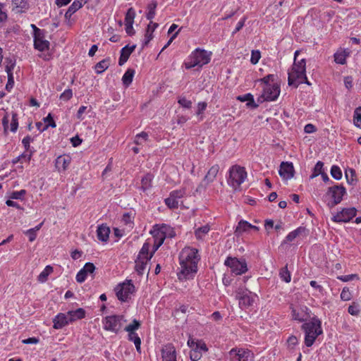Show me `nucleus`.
Instances as JSON below:
<instances>
[{
    "instance_id": "nucleus-1",
    "label": "nucleus",
    "mask_w": 361,
    "mask_h": 361,
    "mask_svg": "<svg viewBox=\"0 0 361 361\" xmlns=\"http://www.w3.org/2000/svg\"><path fill=\"white\" fill-rule=\"evenodd\" d=\"M200 259L196 248L187 247L182 250L179 255L180 271L178 273L179 280L192 279L197 272V264Z\"/></svg>"
},
{
    "instance_id": "nucleus-2",
    "label": "nucleus",
    "mask_w": 361,
    "mask_h": 361,
    "mask_svg": "<svg viewBox=\"0 0 361 361\" xmlns=\"http://www.w3.org/2000/svg\"><path fill=\"white\" fill-rule=\"evenodd\" d=\"M288 85L298 87L300 84H310L306 76V63L305 59L294 61L288 72Z\"/></svg>"
},
{
    "instance_id": "nucleus-3",
    "label": "nucleus",
    "mask_w": 361,
    "mask_h": 361,
    "mask_svg": "<svg viewBox=\"0 0 361 361\" xmlns=\"http://www.w3.org/2000/svg\"><path fill=\"white\" fill-rule=\"evenodd\" d=\"M212 52L205 49L197 48L188 56L184 64L186 69L195 67L202 68L209 63L212 58Z\"/></svg>"
},
{
    "instance_id": "nucleus-4",
    "label": "nucleus",
    "mask_w": 361,
    "mask_h": 361,
    "mask_svg": "<svg viewBox=\"0 0 361 361\" xmlns=\"http://www.w3.org/2000/svg\"><path fill=\"white\" fill-rule=\"evenodd\" d=\"M302 329L305 331V344L307 347H311L317 338L323 333L321 321L313 317L310 322L302 324Z\"/></svg>"
},
{
    "instance_id": "nucleus-5",
    "label": "nucleus",
    "mask_w": 361,
    "mask_h": 361,
    "mask_svg": "<svg viewBox=\"0 0 361 361\" xmlns=\"http://www.w3.org/2000/svg\"><path fill=\"white\" fill-rule=\"evenodd\" d=\"M154 238L153 252H155L167 238H172L176 235L173 227L167 224H157L150 232Z\"/></svg>"
},
{
    "instance_id": "nucleus-6",
    "label": "nucleus",
    "mask_w": 361,
    "mask_h": 361,
    "mask_svg": "<svg viewBox=\"0 0 361 361\" xmlns=\"http://www.w3.org/2000/svg\"><path fill=\"white\" fill-rule=\"evenodd\" d=\"M229 176L227 182L229 186L237 190L245 182L247 174L245 169L239 165L232 166L228 171Z\"/></svg>"
},
{
    "instance_id": "nucleus-7",
    "label": "nucleus",
    "mask_w": 361,
    "mask_h": 361,
    "mask_svg": "<svg viewBox=\"0 0 361 361\" xmlns=\"http://www.w3.org/2000/svg\"><path fill=\"white\" fill-rule=\"evenodd\" d=\"M126 322V319L122 314L106 316L104 317L102 321L103 329L104 330L115 334H117L121 331Z\"/></svg>"
},
{
    "instance_id": "nucleus-8",
    "label": "nucleus",
    "mask_w": 361,
    "mask_h": 361,
    "mask_svg": "<svg viewBox=\"0 0 361 361\" xmlns=\"http://www.w3.org/2000/svg\"><path fill=\"white\" fill-rule=\"evenodd\" d=\"M150 243L147 241L145 242L140 251L138 253L137 257L135 260V270L139 274H142L146 269L148 262L152 257L154 252H149Z\"/></svg>"
},
{
    "instance_id": "nucleus-9",
    "label": "nucleus",
    "mask_w": 361,
    "mask_h": 361,
    "mask_svg": "<svg viewBox=\"0 0 361 361\" xmlns=\"http://www.w3.org/2000/svg\"><path fill=\"white\" fill-rule=\"evenodd\" d=\"M135 292V288L131 280H126L115 288V293L118 299L121 302H128L131 299Z\"/></svg>"
},
{
    "instance_id": "nucleus-10",
    "label": "nucleus",
    "mask_w": 361,
    "mask_h": 361,
    "mask_svg": "<svg viewBox=\"0 0 361 361\" xmlns=\"http://www.w3.org/2000/svg\"><path fill=\"white\" fill-rule=\"evenodd\" d=\"M224 265L227 267L235 275H242L248 270L247 264L245 259L228 257L224 261Z\"/></svg>"
},
{
    "instance_id": "nucleus-11",
    "label": "nucleus",
    "mask_w": 361,
    "mask_h": 361,
    "mask_svg": "<svg viewBox=\"0 0 361 361\" xmlns=\"http://www.w3.org/2000/svg\"><path fill=\"white\" fill-rule=\"evenodd\" d=\"M236 298L238 300L240 307L246 309L254 304L257 295L248 290L240 288L236 292Z\"/></svg>"
},
{
    "instance_id": "nucleus-12",
    "label": "nucleus",
    "mask_w": 361,
    "mask_h": 361,
    "mask_svg": "<svg viewBox=\"0 0 361 361\" xmlns=\"http://www.w3.org/2000/svg\"><path fill=\"white\" fill-rule=\"evenodd\" d=\"M356 213L355 207L343 208L333 215L331 220L336 223L348 222L355 216Z\"/></svg>"
},
{
    "instance_id": "nucleus-13",
    "label": "nucleus",
    "mask_w": 361,
    "mask_h": 361,
    "mask_svg": "<svg viewBox=\"0 0 361 361\" xmlns=\"http://www.w3.org/2000/svg\"><path fill=\"white\" fill-rule=\"evenodd\" d=\"M229 354L232 356V361H251L254 357L253 353L245 348H232Z\"/></svg>"
},
{
    "instance_id": "nucleus-14",
    "label": "nucleus",
    "mask_w": 361,
    "mask_h": 361,
    "mask_svg": "<svg viewBox=\"0 0 361 361\" xmlns=\"http://www.w3.org/2000/svg\"><path fill=\"white\" fill-rule=\"evenodd\" d=\"M280 94V87L276 82H273L271 85L263 87V92L262 97L266 101L276 100Z\"/></svg>"
},
{
    "instance_id": "nucleus-15",
    "label": "nucleus",
    "mask_w": 361,
    "mask_h": 361,
    "mask_svg": "<svg viewBox=\"0 0 361 361\" xmlns=\"http://www.w3.org/2000/svg\"><path fill=\"white\" fill-rule=\"evenodd\" d=\"M345 194L346 190L342 185L330 187L327 191V195L333 200L332 206L339 204Z\"/></svg>"
},
{
    "instance_id": "nucleus-16",
    "label": "nucleus",
    "mask_w": 361,
    "mask_h": 361,
    "mask_svg": "<svg viewBox=\"0 0 361 361\" xmlns=\"http://www.w3.org/2000/svg\"><path fill=\"white\" fill-rule=\"evenodd\" d=\"M185 195V190L184 188L173 190L170 192L169 197L165 199V204L170 209L177 208L178 206L179 200L181 199Z\"/></svg>"
},
{
    "instance_id": "nucleus-17",
    "label": "nucleus",
    "mask_w": 361,
    "mask_h": 361,
    "mask_svg": "<svg viewBox=\"0 0 361 361\" xmlns=\"http://www.w3.org/2000/svg\"><path fill=\"white\" fill-rule=\"evenodd\" d=\"M292 317L294 320L302 322L307 320L310 317V310L305 305L293 307L292 309Z\"/></svg>"
},
{
    "instance_id": "nucleus-18",
    "label": "nucleus",
    "mask_w": 361,
    "mask_h": 361,
    "mask_svg": "<svg viewBox=\"0 0 361 361\" xmlns=\"http://www.w3.org/2000/svg\"><path fill=\"white\" fill-rule=\"evenodd\" d=\"M161 360V361H177V352L172 344H166L162 347Z\"/></svg>"
},
{
    "instance_id": "nucleus-19",
    "label": "nucleus",
    "mask_w": 361,
    "mask_h": 361,
    "mask_svg": "<svg viewBox=\"0 0 361 361\" xmlns=\"http://www.w3.org/2000/svg\"><path fill=\"white\" fill-rule=\"evenodd\" d=\"M33 38L35 49L43 51L49 49V42L45 39L44 31H38V34L33 35Z\"/></svg>"
},
{
    "instance_id": "nucleus-20",
    "label": "nucleus",
    "mask_w": 361,
    "mask_h": 361,
    "mask_svg": "<svg viewBox=\"0 0 361 361\" xmlns=\"http://www.w3.org/2000/svg\"><path fill=\"white\" fill-rule=\"evenodd\" d=\"M95 266L91 262H87L84 267L77 273L75 279L78 283H83L88 275L93 274Z\"/></svg>"
},
{
    "instance_id": "nucleus-21",
    "label": "nucleus",
    "mask_w": 361,
    "mask_h": 361,
    "mask_svg": "<svg viewBox=\"0 0 361 361\" xmlns=\"http://www.w3.org/2000/svg\"><path fill=\"white\" fill-rule=\"evenodd\" d=\"M294 167L291 162H282L280 165L279 173L282 179L288 180L294 176Z\"/></svg>"
},
{
    "instance_id": "nucleus-22",
    "label": "nucleus",
    "mask_w": 361,
    "mask_h": 361,
    "mask_svg": "<svg viewBox=\"0 0 361 361\" xmlns=\"http://www.w3.org/2000/svg\"><path fill=\"white\" fill-rule=\"evenodd\" d=\"M187 344L190 350H195V352H198L202 354L207 352L208 350V348L207 347L205 342L201 339L190 337L188 340Z\"/></svg>"
},
{
    "instance_id": "nucleus-23",
    "label": "nucleus",
    "mask_w": 361,
    "mask_h": 361,
    "mask_svg": "<svg viewBox=\"0 0 361 361\" xmlns=\"http://www.w3.org/2000/svg\"><path fill=\"white\" fill-rule=\"evenodd\" d=\"M71 162V158L69 155H61L58 157L55 161V166L59 172L65 171Z\"/></svg>"
},
{
    "instance_id": "nucleus-24",
    "label": "nucleus",
    "mask_w": 361,
    "mask_h": 361,
    "mask_svg": "<svg viewBox=\"0 0 361 361\" xmlns=\"http://www.w3.org/2000/svg\"><path fill=\"white\" fill-rule=\"evenodd\" d=\"M53 328L55 329H61L65 326L70 324L67 313H59L53 319Z\"/></svg>"
},
{
    "instance_id": "nucleus-25",
    "label": "nucleus",
    "mask_w": 361,
    "mask_h": 361,
    "mask_svg": "<svg viewBox=\"0 0 361 361\" xmlns=\"http://www.w3.org/2000/svg\"><path fill=\"white\" fill-rule=\"evenodd\" d=\"M159 24L157 23H154L153 21H150L147 25L145 37L143 39V46H146L148 43L153 39L154 35L153 33L154 30L158 27Z\"/></svg>"
},
{
    "instance_id": "nucleus-26",
    "label": "nucleus",
    "mask_w": 361,
    "mask_h": 361,
    "mask_svg": "<svg viewBox=\"0 0 361 361\" xmlns=\"http://www.w3.org/2000/svg\"><path fill=\"white\" fill-rule=\"evenodd\" d=\"M110 228L105 224L98 226L97 229V236L99 240L107 242L109 238Z\"/></svg>"
},
{
    "instance_id": "nucleus-27",
    "label": "nucleus",
    "mask_w": 361,
    "mask_h": 361,
    "mask_svg": "<svg viewBox=\"0 0 361 361\" xmlns=\"http://www.w3.org/2000/svg\"><path fill=\"white\" fill-rule=\"evenodd\" d=\"M135 48V45L129 46L126 45V47H123L121 50V56L118 60V64L120 66H123L128 59L129 56L132 54V52L134 51Z\"/></svg>"
},
{
    "instance_id": "nucleus-28",
    "label": "nucleus",
    "mask_w": 361,
    "mask_h": 361,
    "mask_svg": "<svg viewBox=\"0 0 361 361\" xmlns=\"http://www.w3.org/2000/svg\"><path fill=\"white\" fill-rule=\"evenodd\" d=\"M70 323L82 319L85 317V311L82 308H78L75 310H70L67 312Z\"/></svg>"
},
{
    "instance_id": "nucleus-29",
    "label": "nucleus",
    "mask_w": 361,
    "mask_h": 361,
    "mask_svg": "<svg viewBox=\"0 0 361 361\" xmlns=\"http://www.w3.org/2000/svg\"><path fill=\"white\" fill-rule=\"evenodd\" d=\"M250 231V224L245 220H240L238 221V225L235 228V234L238 236L243 235L245 233H249Z\"/></svg>"
},
{
    "instance_id": "nucleus-30",
    "label": "nucleus",
    "mask_w": 361,
    "mask_h": 361,
    "mask_svg": "<svg viewBox=\"0 0 361 361\" xmlns=\"http://www.w3.org/2000/svg\"><path fill=\"white\" fill-rule=\"evenodd\" d=\"M219 171V166L218 164L213 165L207 171L203 181L207 184L212 183L215 180Z\"/></svg>"
},
{
    "instance_id": "nucleus-31",
    "label": "nucleus",
    "mask_w": 361,
    "mask_h": 361,
    "mask_svg": "<svg viewBox=\"0 0 361 361\" xmlns=\"http://www.w3.org/2000/svg\"><path fill=\"white\" fill-rule=\"evenodd\" d=\"M306 233V228L302 226H300L295 229L294 231L290 232L286 237L284 240L285 243H289L293 241L297 237L302 235V234Z\"/></svg>"
},
{
    "instance_id": "nucleus-32",
    "label": "nucleus",
    "mask_w": 361,
    "mask_h": 361,
    "mask_svg": "<svg viewBox=\"0 0 361 361\" xmlns=\"http://www.w3.org/2000/svg\"><path fill=\"white\" fill-rule=\"evenodd\" d=\"M348 55L349 52L346 49L338 50L334 54V61L338 64L343 65L346 63V58Z\"/></svg>"
},
{
    "instance_id": "nucleus-33",
    "label": "nucleus",
    "mask_w": 361,
    "mask_h": 361,
    "mask_svg": "<svg viewBox=\"0 0 361 361\" xmlns=\"http://www.w3.org/2000/svg\"><path fill=\"white\" fill-rule=\"evenodd\" d=\"M153 180V176L150 173L146 174L142 179H141V186L140 189L145 192L149 189L152 188V182Z\"/></svg>"
},
{
    "instance_id": "nucleus-34",
    "label": "nucleus",
    "mask_w": 361,
    "mask_h": 361,
    "mask_svg": "<svg viewBox=\"0 0 361 361\" xmlns=\"http://www.w3.org/2000/svg\"><path fill=\"white\" fill-rule=\"evenodd\" d=\"M209 231L210 226L208 224L199 227L195 231V237L198 240H203Z\"/></svg>"
},
{
    "instance_id": "nucleus-35",
    "label": "nucleus",
    "mask_w": 361,
    "mask_h": 361,
    "mask_svg": "<svg viewBox=\"0 0 361 361\" xmlns=\"http://www.w3.org/2000/svg\"><path fill=\"white\" fill-rule=\"evenodd\" d=\"M128 338L129 341L134 343L136 350L140 353L141 349V339L136 332H128Z\"/></svg>"
},
{
    "instance_id": "nucleus-36",
    "label": "nucleus",
    "mask_w": 361,
    "mask_h": 361,
    "mask_svg": "<svg viewBox=\"0 0 361 361\" xmlns=\"http://www.w3.org/2000/svg\"><path fill=\"white\" fill-rule=\"evenodd\" d=\"M135 75V71L133 69H128L122 77L123 84L128 87L133 82V79Z\"/></svg>"
},
{
    "instance_id": "nucleus-37",
    "label": "nucleus",
    "mask_w": 361,
    "mask_h": 361,
    "mask_svg": "<svg viewBox=\"0 0 361 361\" xmlns=\"http://www.w3.org/2000/svg\"><path fill=\"white\" fill-rule=\"evenodd\" d=\"M89 0H74L72 4L69 6L67 11L69 13H75L80 8L82 7V6L86 4Z\"/></svg>"
},
{
    "instance_id": "nucleus-38",
    "label": "nucleus",
    "mask_w": 361,
    "mask_h": 361,
    "mask_svg": "<svg viewBox=\"0 0 361 361\" xmlns=\"http://www.w3.org/2000/svg\"><path fill=\"white\" fill-rule=\"evenodd\" d=\"M12 5L17 12H23L27 8V3L25 0H12Z\"/></svg>"
},
{
    "instance_id": "nucleus-39",
    "label": "nucleus",
    "mask_w": 361,
    "mask_h": 361,
    "mask_svg": "<svg viewBox=\"0 0 361 361\" xmlns=\"http://www.w3.org/2000/svg\"><path fill=\"white\" fill-rule=\"evenodd\" d=\"M157 4L155 1H152L149 3L147 6V11L146 13V18L151 20L154 18L156 15V8H157Z\"/></svg>"
},
{
    "instance_id": "nucleus-40",
    "label": "nucleus",
    "mask_w": 361,
    "mask_h": 361,
    "mask_svg": "<svg viewBox=\"0 0 361 361\" xmlns=\"http://www.w3.org/2000/svg\"><path fill=\"white\" fill-rule=\"evenodd\" d=\"M53 271V268L47 265L44 270L38 276V281L41 283H44L47 280L48 276Z\"/></svg>"
},
{
    "instance_id": "nucleus-41",
    "label": "nucleus",
    "mask_w": 361,
    "mask_h": 361,
    "mask_svg": "<svg viewBox=\"0 0 361 361\" xmlns=\"http://www.w3.org/2000/svg\"><path fill=\"white\" fill-rule=\"evenodd\" d=\"M9 123L10 124L8 130L12 133H16L18 128V116L16 113H12Z\"/></svg>"
},
{
    "instance_id": "nucleus-42",
    "label": "nucleus",
    "mask_w": 361,
    "mask_h": 361,
    "mask_svg": "<svg viewBox=\"0 0 361 361\" xmlns=\"http://www.w3.org/2000/svg\"><path fill=\"white\" fill-rule=\"evenodd\" d=\"M135 15H136L135 11L133 8H128L126 13L124 23L125 24H133L134 20L135 18Z\"/></svg>"
},
{
    "instance_id": "nucleus-43",
    "label": "nucleus",
    "mask_w": 361,
    "mask_h": 361,
    "mask_svg": "<svg viewBox=\"0 0 361 361\" xmlns=\"http://www.w3.org/2000/svg\"><path fill=\"white\" fill-rule=\"evenodd\" d=\"M279 276L281 279L286 283H289L291 280V274L290 271L288 270L287 266L281 269L279 271Z\"/></svg>"
},
{
    "instance_id": "nucleus-44",
    "label": "nucleus",
    "mask_w": 361,
    "mask_h": 361,
    "mask_svg": "<svg viewBox=\"0 0 361 361\" xmlns=\"http://www.w3.org/2000/svg\"><path fill=\"white\" fill-rule=\"evenodd\" d=\"M109 66V60L104 59L96 64L95 71L97 73H102L108 68Z\"/></svg>"
},
{
    "instance_id": "nucleus-45",
    "label": "nucleus",
    "mask_w": 361,
    "mask_h": 361,
    "mask_svg": "<svg viewBox=\"0 0 361 361\" xmlns=\"http://www.w3.org/2000/svg\"><path fill=\"white\" fill-rule=\"evenodd\" d=\"M353 122L356 127L361 128V106L355 109L353 115Z\"/></svg>"
},
{
    "instance_id": "nucleus-46",
    "label": "nucleus",
    "mask_w": 361,
    "mask_h": 361,
    "mask_svg": "<svg viewBox=\"0 0 361 361\" xmlns=\"http://www.w3.org/2000/svg\"><path fill=\"white\" fill-rule=\"evenodd\" d=\"M140 327V322L137 319H133V322L126 326L124 330L127 332H135Z\"/></svg>"
},
{
    "instance_id": "nucleus-47",
    "label": "nucleus",
    "mask_w": 361,
    "mask_h": 361,
    "mask_svg": "<svg viewBox=\"0 0 361 361\" xmlns=\"http://www.w3.org/2000/svg\"><path fill=\"white\" fill-rule=\"evenodd\" d=\"M133 216L131 213H125L122 217V221L124 224L131 228L133 225Z\"/></svg>"
},
{
    "instance_id": "nucleus-48",
    "label": "nucleus",
    "mask_w": 361,
    "mask_h": 361,
    "mask_svg": "<svg viewBox=\"0 0 361 361\" xmlns=\"http://www.w3.org/2000/svg\"><path fill=\"white\" fill-rule=\"evenodd\" d=\"M11 118V115H10L8 113H6V114L2 118V125L4 127V131L5 134L8 133Z\"/></svg>"
},
{
    "instance_id": "nucleus-49",
    "label": "nucleus",
    "mask_w": 361,
    "mask_h": 361,
    "mask_svg": "<svg viewBox=\"0 0 361 361\" xmlns=\"http://www.w3.org/2000/svg\"><path fill=\"white\" fill-rule=\"evenodd\" d=\"M331 175L336 180H340L342 178L341 169L337 166H333L331 169Z\"/></svg>"
},
{
    "instance_id": "nucleus-50",
    "label": "nucleus",
    "mask_w": 361,
    "mask_h": 361,
    "mask_svg": "<svg viewBox=\"0 0 361 361\" xmlns=\"http://www.w3.org/2000/svg\"><path fill=\"white\" fill-rule=\"evenodd\" d=\"M44 126L49 127L56 128V125L51 114H49L45 118H43Z\"/></svg>"
},
{
    "instance_id": "nucleus-51",
    "label": "nucleus",
    "mask_w": 361,
    "mask_h": 361,
    "mask_svg": "<svg viewBox=\"0 0 361 361\" xmlns=\"http://www.w3.org/2000/svg\"><path fill=\"white\" fill-rule=\"evenodd\" d=\"M148 138V135L145 132H142L140 134H137L135 139V142L136 145H142L143 142L147 141Z\"/></svg>"
},
{
    "instance_id": "nucleus-52",
    "label": "nucleus",
    "mask_w": 361,
    "mask_h": 361,
    "mask_svg": "<svg viewBox=\"0 0 361 361\" xmlns=\"http://www.w3.org/2000/svg\"><path fill=\"white\" fill-rule=\"evenodd\" d=\"M73 97V91L71 89H66L60 95V99L64 102L70 100Z\"/></svg>"
},
{
    "instance_id": "nucleus-53",
    "label": "nucleus",
    "mask_w": 361,
    "mask_h": 361,
    "mask_svg": "<svg viewBox=\"0 0 361 361\" xmlns=\"http://www.w3.org/2000/svg\"><path fill=\"white\" fill-rule=\"evenodd\" d=\"M261 58V53L259 50H252L251 52L250 62L257 64Z\"/></svg>"
},
{
    "instance_id": "nucleus-54",
    "label": "nucleus",
    "mask_w": 361,
    "mask_h": 361,
    "mask_svg": "<svg viewBox=\"0 0 361 361\" xmlns=\"http://www.w3.org/2000/svg\"><path fill=\"white\" fill-rule=\"evenodd\" d=\"M355 176V171L352 169H350L348 171H345V178L347 179V182L350 184L353 185L355 179L354 178Z\"/></svg>"
},
{
    "instance_id": "nucleus-55",
    "label": "nucleus",
    "mask_w": 361,
    "mask_h": 361,
    "mask_svg": "<svg viewBox=\"0 0 361 361\" xmlns=\"http://www.w3.org/2000/svg\"><path fill=\"white\" fill-rule=\"evenodd\" d=\"M26 192L25 190H20L19 191H14L13 192L11 195L10 198L12 200H22L25 195Z\"/></svg>"
},
{
    "instance_id": "nucleus-56",
    "label": "nucleus",
    "mask_w": 361,
    "mask_h": 361,
    "mask_svg": "<svg viewBox=\"0 0 361 361\" xmlns=\"http://www.w3.org/2000/svg\"><path fill=\"white\" fill-rule=\"evenodd\" d=\"M275 75L272 74H269L262 79L260 80V82L264 83V86L271 85L273 82H274Z\"/></svg>"
},
{
    "instance_id": "nucleus-57",
    "label": "nucleus",
    "mask_w": 361,
    "mask_h": 361,
    "mask_svg": "<svg viewBox=\"0 0 361 361\" xmlns=\"http://www.w3.org/2000/svg\"><path fill=\"white\" fill-rule=\"evenodd\" d=\"M341 299L343 301H348L351 299V293L346 287L343 288L341 293Z\"/></svg>"
},
{
    "instance_id": "nucleus-58",
    "label": "nucleus",
    "mask_w": 361,
    "mask_h": 361,
    "mask_svg": "<svg viewBox=\"0 0 361 361\" xmlns=\"http://www.w3.org/2000/svg\"><path fill=\"white\" fill-rule=\"evenodd\" d=\"M73 14V13H69V11H67L64 15L65 23L68 27H71L75 23V20L72 18Z\"/></svg>"
},
{
    "instance_id": "nucleus-59",
    "label": "nucleus",
    "mask_w": 361,
    "mask_h": 361,
    "mask_svg": "<svg viewBox=\"0 0 361 361\" xmlns=\"http://www.w3.org/2000/svg\"><path fill=\"white\" fill-rule=\"evenodd\" d=\"M178 104L185 109H190L192 106V102L187 99L185 97H180L178 99Z\"/></svg>"
},
{
    "instance_id": "nucleus-60",
    "label": "nucleus",
    "mask_w": 361,
    "mask_h": 361,
    "mask_svg": "<svg viewBox=\"0 0 361 361\" xmlns=\"http://www.w3.org/2000/svg\"><path fill=\"white\" fill-rule=\"evenodd\" d=\"M357 274H350V275H344V276H338L337 279L343 282H348L349 281L353 280L355 279H357Z\"/></svg>"
},
{
    "instance_id": "nucleus-61",
    "label": "nucleus",
    "mask_w": 361,
    "mask_h": 361,
    "mask_svg": "<svg viewBox=\"0 0 361 361\" xmlns=\"http://www.w3.org/2000/svg\"><path fill=\"white\" fill-rule=\"evenodd\" d=\"M323 166H324L323 162L319 161L316 163V164L313 169V171H314V173H317L318 176L322 175V173H324Z\"/></svg>"
},
{
    "instance_id": "nucleus-62",
    "label": "nucleus",
    "mask_w": 361,
    "mask_h": 361,
    "mask_svg": "<svg viewBox=\"0 0 361 361\" xmlns=\"http://www.w3.org/2000/svg\"><path fill=\"white\" fill-rule=\"evenodd\" d=\"M344 85L348 90H350L353 86V79L352 76H345L344 78Z\"/></svg>"
},
{
    "instance_id": "nucleus-63",
    "label": "nucleus",
    "mask_w": 361,
    "mask_h": 361,
    "mask_svg": "<svg viewBox=\"0 0 361 361\" xmlns=\"http://www.w3.org/2000/svg\"><path fill=\"white\" fill-rule=\"evenodd\" d=\"M202 354L198 352H195V350H190V358L192 361H198L201 359Z\"/></svg>"
},
{
    "instance_id": "nucleus-64",
    "label": "nucleus",
    "mask_w": 361,
    "mask_h": 361,
    "mask_svg": "<svg viewBox=\"0 0 361 361\" xmlns=\"http://www.w3.org/2000/svg\"><path fill=\"white\" fill-rule=\"evenodd\" d=\"M25 234L28 236L30 242H33L37 238V233L30 228L25 231Z\"/></svg>"
}]
</instances>
